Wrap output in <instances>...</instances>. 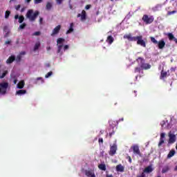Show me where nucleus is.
Listing matches in <instances>:
<instances>
[{
    "mask_svg": "<svg viewBox=\"0 0 177 177\" xmlns=\"http://www.w3.org/2000/svg\"><path fill=\"white\" fill-rule=\"evenodd\" d=\"M37 81H39V80H40V81H41V83L44 84V79H43L42 77H37Z\"/></svg>",
    "mask_w": 177,
    "mask_h": 177,
    "instance_id": "49530a36",
    "label": "nucleus"
},
{
    "mask_svg": "<svg viewBox=\"0 0 177 177\" xmlns=\"http://www.w3.org/2000/svg\"><path fill=\"white\" fill-rule=\"evenodd\" d=\"M127 159L129 160V162H130V164L132 163V158L130 156H127Z\"/></svg>",
    "mask_w": 177,
    "mask_h": 177,
    "instance_id": "a19ab883",
    "label": "nucleus"
},
{
    "mask_svg": "<svg viewBox=\"0 0 177 177\" xmlns=\"http://www.w3.org/2000/svg\"><path fill=\"white\" fill-rule=\"evenodd\" d=\"M143 46H144L145 48H146V45H143Z\"/></svg>",
    "mask_w": 177,
    "mask_h": 177,
    "instance_id": "69168bd1",
    "label": "nucleus"
},
{
    "mask_svg": "<svg viewBox=\"0 0 177 177\" xmlns=\"http://www.w3.org/2000/svg\"><path fill=\"white\" fill-rule=\"evenodd\" d=\"M91 8H92V6L91 4L86 5L85 6L86 10H89V9H91Z\"/></svg>",
    "mask_w": 177,
    "mask_h": 177,
    "instance_id": "4c0bfd02",
    "label": "nucleus"
},
{
    "mask_svg": "<svg viewBox=\"0 0 177 177\" xmlns=\"http://www.w3.org/2000/svg\"><path fill=\"white\" fill-rule=\"evenodd\" d=\"M64 50H66V49H68V45H65L64 47Z\"/></svg>",
    "mask_w": 177,
    "mask_h": 177,
    "instance_id": "864d4df0",
    "label": "nucleus"
},
{
    "mask_svg": "<svg viewBox=\"0 0 177 177\" xmlns=\"http://www.w3.org/2000/svg\"><path fill=\"white\" fill-rule=\"evenodd\" d=\"M124 39H128L130 42H135L137 41L138 45H146V42L143 40V36L132 37L131 33L124 35L123 36Z\"/></svg>",
    "mask_w": 177,
    "mask_h": 177,
    "instance_id": "f03ea898",
    "label": "nucleus"
},
{
    "mask_svg": "<svg viewBox=\"0 0 177 177\" xmlns=\"http://www.w3.org/2000/svg\"><path fill=\"white\" fill-rule=\"evenodd\" d=\"M26 26H27V24L23 23L19 26V30H24V28H26Z\"/></svg>",
    "mask_w": 177,
    "mask_h": 177,
    "instance_id": "cd10ccee",
    "label": "nucleus"
},
{
    "mask_svg": "<svg viewBox=\"0 0 177 177\" xmlns=\"http://www.w3.org/2000/svg\"><path fill=\"white\" fill-rule=\"evenodd\" d=\"M39 45H35V48H34V50L35 51V50H38V49H39Z\"/></svg>",
    "mask_w": 177,
    "mask_h": 177,
    "instance_id": "c03bdc74",
    "label": "nucleus"
},
{
    "mask_svg": "<svg viewBox=\"0 0 177 177\" xmlns=\"http://www.w3.org/2000/svg\"><path fill=\"white\" fill-rule=\"evenodd\" d=\"M44 19L43 18H40L39 19V22H40V24H42V21H43Z\"/></svg>",
    "mask_w": 177,
    "mask_h": 177,
    "instance_id": "13d9d810",
    "label": "nucleus"
},
{
    "mask_svg": "<svg viewBox=\"0 0 177 177\" xmlns=\"http://www.w3.org/2000/svg\"><path fill=\"white\" fill-rule=\"evenodd\" d=\"M175 150L170 151L167 155V158H171V157H174V156H175Z\"/></svg>",
    "mask_w": 177,
    "mask_h": 177,
    "instance_id": "5701e85b",
    "label": "nucleus"
},
{
    "mask_svg": "<svg viewBox=\"0 0 177 177\" xmlns=\"http://www.w3.org/2000/svg\"><path fill=\"white\" fill-rule=\"evenodd\" d=\"M167 37H168L169 41H174V42H175V44H177V39L175 38V36H174V34L168 33Z\"/></svg>",
    "mask_w": 177,
    "mask_h": 177,
    "instance_id": "ddd939ff",
    "label": "nucleus"
},
{
    "mask_svg": "<svg viewBox=\"0 0 177 177\" xmlns=\"http://www.w3.org/2000/svg\"><path fill=\"white\" fill-rule=\"evenodd\" d=\"M15 60H16V62H17L18 63H19V62H21V56L20 55H17V57H16V59H15Z\"/></svg>",
    "mask_w": 177,
    "mask_h": 177,
    "instance_id": "473e14b6",
    "label": "nucleus"
},
{
    "mask_svg": "<svg viewBox=\"0 0 177 177\" xmlns=\"http://www.w3.org/2000/svg\"><path fill=\"white\" fill-rule=\"evenodd\" d=\"M114 133H115V131H114V130H113L112 132L109 133V138H111V136H113V135H114Z\"/></svg>",
    "mask_w": 177,
    "mask_h": 177,
    "instance_id": "a18cd8bd",
    "label": "nucleus"
},
{
    "mask_svg": "<svg viewBox=\"0 0 177 177\" xmlns=\"http://www.w3.org/2000/svg\"><path fill=\"white\" fill-rule=\"evenodd\" d=\"M164 138H165V133H161L160 142L158 143L159 147L164 144Z\"/></svg>",
    "mask_w": 177,
    "mask_h": 177,
    "instance_id": "dca6fc26",
    "label": "nucleus"
},
{
    "mask_svg": "<svg viewBox=\"0 0 177 177\" xmlns=\"http://www.w3.org/2000/svg\"><path fill=\"white\" fill-rule=\"evenodd\" d=\"M176 10H173V11H169L168 12H167V15L168 16H171V15H174V14H175V13H176Z\"/></svg>",
    "mask_w": 177,
    "mask_h": 177,
    "instance_id": "c9c22d12",
    "label": "nucleus"
},
{
    "mask_svg": "<svg viewBox=\"0 0 177 177\" xmlns=\"http://www.w3.org/2000/svg\"><path fill=\"white\" fill-rule=\"evenodd\" d=\"M39 15V12L35 11L34 12V10H28L26 17L27 19H29L30 21H35V19L37 17H38V15Z\"/></svg>",
    "mask_w": 177,
    "mask_h": 177,
    "instance_id": "7ed1b4c3",
    "label": "nucleus"
},
{
    "mask_svg": "<svg viewBox=\"0 0 177 177\" xmlns=\"http://www.w3.org/2000/svg\"><path fill=\"white\" fill-rule=\"evenodd\" d=\"M33 35H35L36 37H38V35H41V32H39V31L35 32L33 33Z\"/></svg>",
    "mask_w": 177,
    "mask_h": 177,
    "instance_id": "ea45409f",
    "label": "nucleus"
},
{
    "mask_svg": "<svg viewBox=\"0 0 177 177\" xmlns=\"http://www.w3.org/2000/svg\"><path fill=\"white\" fill-rule=\"evenodd\" d=\"M153 172V167L151 166H148L145 168V169L142 171V174H151Z\"/></svg>",
    "mask_w": 177,
    "mask_h": 177,
    "instance_id": "9d476101",
    "label": "nucleus"
},
{
    "mask_svg": "<svg viewBox=\"0 0 177 177\" xmlns=\"http://www.w3.org/2000/svg\"><path fill=\"white\" fill-rule=\"evenodd\" d=\"M158 49H164V46H165V45H158Z\"/></svg>",
    "mask_w": 177,
    "mask_h": 177,
    "instance_id": "de8ad7c7",
    "label": "nucleus"
},
{
    "mask_svg": "<svg viewBox=\"0 0 177 177\" xmlns=\"http://www.w3.org/2000/svg\"><path fill=\"white\" fill-rule=\"evenodd\" d=\"M9 16H10V11L6 10L5 12V19H9Z\"/></svg>",
    "mask_w": 177,
    "mask_h": 177,
    "instance_id": "c756f323",
    "label": "nucleus"
},
{
    "mask_svg": "<svg viewBox=\"0 0 177 177\" xmlns=\"http://www.w3.org/2000/svg\"><path fill=\"white\" fill-rule=\"evenodd\" d=\"M52 3L50 2H47L46 5V10H50L52 9Z\"/></svg>",
    "mask_w": 177,
    "mask_h": 177,
    "instance_id": "4be33fe9",
    "label": "nucleus"
},
{
    "mask_svg": "<svg viewBox=\"0 0 177 177\" xmlns=\"http://www.w3.org/2000/svg\"><path fill=\"white\" fill-rule=\"evenodd\" d=\"M73 27H74V24L71 23L70 28L68 30H67L66 34H71V32H73L74 31V28H73Z\"/></svg>",
    "mask_w": 177,
    "mask_h": 177,
    "instance_id": "412c9836",
    "label": "nucleus"
},
{
    "mask_svg": "<svg viewBox=\"0 0 177 177\" xmlns=\"http://www.w3.org/2000/svg\"><path fill=\"white\" fill-rule=\"evenodd\" d=\"M167 74L168 73L166 71H164V70H162L160 76V79L164 80V78H165L167 77Z\"/></svg>",
    "mask_w": 177,
    "mask_h": 177,
    "instance_id": "6ab92c4d",
    "label": "nucleus"
},
{
    "mask_svg": "<svg viewBox=\"0 0 177 177\" xmlns=\"http://www.w3.org/2000/svg\"><path fill=\"white\" fill-rule=\"evenodd\" d=\"M9 44H10V41H6L5 42V44H6V45H9Z\"/></svg>",
    "mask_w": 177,
    "mask_h": 177,
    "instance_id": "4d7b16f0",
    "label": "nucleus"
},
{
    "mask_svg": "<svg viewBox=\"0 0 177 177\" xmlns=\"http://www.w3.org/2000/svg\"><path fill=\"white\" fill-rule=\"evenodd\" d=\"M26 2H27L28 3H30L31 2V0H26Z\"/></svg>",
    "mask_w": 177,
    "mask_h": 177,
    "instance_id": "052dcab7",
    "label": "nucleus"
},
{
    "mask_svg": "<svg viewBox=\"0 0 177 177\" xmlns=\"http://www.w3.org/2000/svg\"><path fill=\"white\" fill-rule=\"evenodd\" d=\"M27 91L26 90H19L16 92V95H26Z\"/></svg>",
    "mask_w": 177,
    "mask_h": 177,
    "instance_id": "aec40b11",
    "label": "nucleus"
},
{
    "mask_svg": "<svg viewBox=\"0 0 177 177\" xmlns=\"http://www.w3.org/2000/svg\"><path fill=\"white\" fill-rule=\"evenodd\" d=\"M137 63L140 65V67H136L134 69V73H140L143 70H149L151 68V65L150 64L145 63V58L139 57L136 59Z\"/></svg>",
    "mask_w": 177,
    "mask_h": 177,
    "instance_id": "f257e3e1",
    "label": "nucleus"
},
{
    "mask_svg": "<svg viewBox=\"0 0 177 177\" xmlns=\"http://www.w3.org/2000/svg\"><path fill=\"white\" fill-rule=\"evenodd\" d=\"M69 2H71V0H69Z\"/></svg>",
    "mask_w": 177,
    "mask_h": 177,
    "instance_id": "774afa93",
    "label": "nucleus"
},
{
    "mask_svg": "<svg viewBox=\"0 0 177 177\" xmlns=\"http://www.w3.org/2000/svg\"><path fill=\"white\" fill-rule=\"evenodd\" d=\"M142 21L144 23H146V24H151V23L154 21V17L153 16L149 17V15H145L142 17Z\"/></svg>",
    "mask_w": 177,
    "mask_h": 177,
    "instance_id": "39448f33",
    "label": "nucleus"
},
{
    "mask_svg": "<svg viewBox=\"0 0 177 177\" xmlns=\"http://www.w3.org/2000/svg\"><path fill=\"white\" fill-rule=\"evenodd\" d=\"M138 75L136 76V80H138Z\"/></svg>",
    "mask_w": 177,
    "mask_h": 177,
    "instance_id": "e2e57ef3",
    "label": "nucleus"
},
{
    "mask_svg": "<svg viewBox=\"0 0 177 177\" xmlns=\"http://www.w3.org/2000/svg\"><path fill=\"white\" fill-rule=\"evenodd\" d=\"M12 1H15V0H10V2H12Z\"/></svg>",
    "mask_w": 177,
    "mask_h": 177,
    "instance_id": "338daca9",
    "label": "nucleus"
},
{
    "mask_svg": "<svg viewBox=\"0 0 177 177\" xmlns=\"http://www.w3.org/2000/svg\"><path fill=\"white\" fill-rule=\"evenodd\" d=\"M136 177H147L145 173H141L140 174L138 175Z\"/></svg>",
    "mask_w": 177,
    "mask_h": 177,
    "instance_id": "58836bf2",
    "label": "nucleus"
},
{
    "mask_svg": "<svg viewBox=\"0 0 177 177\" xmlns=\"http://www.w3.org/2000/svg\"><path fill=\"white\" fill-rule=\"evenodd\" d=\"M66 40L62 37H59L57 39V45H62V44H63V42H64Z\"/></svg>",
    "mask_w": 177,
    "mask_h": 177,
    "instance_id": "b1692460",
    "label": "nucleus"
},
{
    "mask_svg": "<svg viewBox=\"0 0 177 177\" xmlns=\"http://www.w3.org/2000/svg\"><path fill=\"white\" fill-rule=\"evenodd\" d=\"M25 84H26L24 83V80H21L17 84V88H18V89H23Z\"/></svg>",
    "mask_w": 177,
    "mask_h": 177,
    "instance_id": "f3484780",
    "label": "nucleus"
},
{
    "mask_svg": "<svg viewBox=\"0 0 177 177\" xmlns=\"http://www.w3.org/2000/svg\"><path fill=\"white\" fill-rule=\"evenodd\" d=\"M99 169H101V171H106V165L105 164H100L98 165Z\"/></svg>",
    "mask_w": 177,
    "mask_h": 177,
    "instance_id": "393cba45",
    "label": "nucleus"
},
{
    "mask_svg": "<svg viewBox=\"0 0 177 177\" xmlns=\"http://www.w3.org/2000/svg\"><path fill=\"white\" fill-rule=\"evenodd\" d=\"M24 21V16L20 15L19 17L18 18V22L21 24Z\"/></svg>",
    "mask_w": 177,
    "mask_h": 177,
    "instance_id": "a878e982",
    "label": "nucleus"
},
{
    "mask_svg": "<svg viewBox=\"0 0 177 177\" xmlns=\"http://www.w3.org/2000/svg\"><path fill=\"white\" fill-rule=\"evenodd\" d=\"M133 92H134V93H136L137 91H134Z\"/></svg>",
    "mask_w": 177,
    "mask_h": 177,
    "instance_id": "0e129e2a",
    "label": "nucleus"
},
{
    "mask_svg": "<svg viewBox=\"0 0 177 177\" xmlns=\"http://www.w3.org/2000/svg\"><path fill=\"white\" fill-rule=\"evenodd\" d=\"M42 2V0H35V3H41Z\"/></svg>",
    "mask_w": 177,
    "mask_h": 177,
    "instance_id": "09e8293b",
    "label": "nucleus"
},
{
    "mask_svg": "<svg viewBox=\"0 0 177 177\" xmlns=\"http://www.w3.org/2000/svg\"><path fill=\"white\" fill-rule=\"evenodd\" d=\"M115 153H117V145L113 144L110 147L109 156H114V154H115Z\"/></svg>",
    "mask_w": 177,
    "mask_h": 177,
    "instance_id": "0eeeda50",
    "label": "nucleus"
},
{
    "mask_svg": "<svg viewBox=\"0 0 177 177\" xmlns=\"http://www.w3.org/2000/svg\"><path fill=\"white\" fill-rule=\"evenodd\" d=\"M52 74H53V72H52V71L48 72V73L45 75V78H49V77H50V75H52Z\"/></svg>",
    "mask_w": 177,
    "mask_h": 177,
    "instance_id": "f704fd0d",
    "label": "nucleus"
},
{
    "mask_svg": "<svg viewBox=\"0 0 177 177\" xmlns=\"http://www.w3.org/2000/svg\"><path fill=\"white\" fill-rule=\"evenodd\" d=\"M157 45H165V41H164V40H160L158 42Z\"/></svg>",
    "mask_w": 177,
    "mask_h": 177,
    "instance_id": "e433bc0d",
    "label": "nucleus"
},
{
    "mask_svg": "<svg viewBox=\"0 0 177 177\" xmlns=\"http://www.w3.org/2000/svg\"><path fill=\"white\" fill-rule=\"evenodd\" d=\"M124 170L125 168L124 167V166H122V165L120 164L116 166V171L118 172H124Z\"/></svg>",
    "mask_w": 177,
    "mask_h": 177,
    "instance_id": "2eb2a0df",
    "label": "nucleus"
},
{
    "mask_svg": "<svg viewBox=\"0 0 177 177\" xmlns=\"http://www.w3.org/2000/svg\"><path fill=\"white\" fill-rule=\"evenodd\" d=\"M77 17H81L82 21L86 20V12L85 10L82 11V14H78Z\"/></svg>",
    "mask_w": 177,
    "mask_h": 177,
    "instance_id": "f8f14e48",
    "label": "nucleus"
},
{
    "mask_svg": "<svg viewBox=\"0 0 177 177\" xmlns=\"http://www.w3.org/2000/svg\"><path fill=\"white\" fill-rule=\"evenodd\" d=\"M8 88H9V83L8 82L0 83V95H6Z\"/></svg>",
    "mask_w": 177,
    "mask_h": 177,
    "instance_id": "20e7f679",
    "label": "nucleus"
},
{
    "mask_svg": "<svg viewBox=\"0 0 177 177\" xmlns=\"http://www.w3.org/2000/svg\"><path fill=\"white\" fill-rule=\"evenodd\" d=\"M16 60V57L15 55H11L8 57V59L6 60L7 64H12V62Z\"/></svg>",
    "mask_w": 177,
    "mask_h": 177,
    "instance_id": "4468645a",
    "label": "nucleus"
},
{
    "mask_svg": "<svg viewBox=\"0 0 177 177\" xmlns=\"http://www.w3.org/2000/svg\"><path fill=\"white\" fill-rule=\"evenodd\" d=\"M62 49H63V45H59L58 46V50L57 53H59V55H62V53H61Z\"/></svg>",
    "mask_w": 177,
    "mask_h": 177,
    "instance_id": "c85d7f7f",
    "label": "nucleus"
},
{
    "mask_svg": "<svg viewBox=\"0 0 177 177\" xmlns=\"http://www.w3.org/2000/svg\"><path fill=\"white\" fill-rule=\"evenodd\" d=\"M17 81H18L17 79H15V80H14V84H17Z\"/></svg>",
    "mask_w": 177,
    "mask_h": 177,
    "instance_id": "bf43d9fd",
    "label": "nucleus"
},
{
    "mask_svg": "<svg viewBox=\"0 0 177 177\" xmlns=\"http://www.w3.org/2000/svg\"><path fill=\"white\" fill-rule=\"evenodd\" d=\"M24 10H26V7H24L21 9V13H23V12H24Z\"/></svg>",
    "mask_w": 177,
    "mask_h": 177,
    "instance_id": "603ef678",
    "label": "nucleus"
},
{
    "mask_svg": "<svg viewBox=\"0 0 177 177\" xmlns=\"http://www.w3.org/2000/svg\"><path fill=\"white\" fill-rule=\"evenodd\" d=\"M56 2L57 5H62V3H63V0H56Z\"/></svg>",
    "mask_w": 177,
    "mask_h": 177,
    "instance_id": "37998d69",
    "label": "nucleus"
},
{
    "mask_svg": "<svg viewBox=\"0 0 177 177\" xmlns=\"http://www.w3.org/2000/svg\"><path fill=\"white\" fill-rule=\"evenodd\" d=\"M119 121H124V118L120 119Z\"/></svg>",
    "mask_w": 177,
    "mask_h": 177,
    "instance_id": "680f3d73",
    "label": "nucleus"
},
{
    "mask_svg": "<svg viewBox=\"0 0 177 177\" xmlns=\"http://www.w3.org/2000/svg\"><path fill=\"white\" fill-rule=\"evenodd\" d=\"M19 17H19V15H15V20H17V19H19Z\"/></svg>",
    "mask_w": 177,
    "mask_h": 177,
    "instance_id": "6e6d98bb",
    "label": "nucleus"
},
{
    "mask_svg": "<svg viewBox=\"0 0 177 177\" xmlns=\"http://www.w3.org/2000/svg\"><path fill=\"white\" fill-rule=\"evenodd\" d=\"M6 74H8V71H5L1 75H0V79L5 78L6 77Z\"/></svg>",
    "mask_w": 177,
    "mask_h": 177,
    "instance_id": "2f4dec72",
    "label": "nucleus"
},
{
    "mask_svg": "<svg viewBox=\"0 0 177 177\" xmlns=\"http://www.w3.org/2000/svg\"><path fill=\"white\" fill-rule=\"evenodd\" d=\"M60 28H62V26L58 25L53 30L51 33V36L53 37V35H57L58 32L60 31Z\"/></svg>",
    "mask_w": 177,
    "mask_h": 177,
    "instance_id": "1a4fd4ad",
    "label": "nucleus"
},
{
    "mask_svg": "<svg viewBox=\"0 0 177 177\" xmlns=\"http://www.w3.org/2000/svg\"><path fill=\"white\" fill-rule=\"evenodd\" d=\"M99 143H103V139L102 138L98 140Z\"/></svg>",
    "mask_w": 177,
    "mask_h": 177,
    "instance_id": "8fccbe9b",
    "label": "nucleus"
},
{
    "mask_svg": "<svg viewBox=\"0 0 177 177\" xmlns=\"http://www.w3.org/2000/svg\"><path fill=\"white\" fill-rule=\"evenodd\" d=\"M20 8H21V6L20 4L15 6L16 10H20Z\"/></svg>",
    "mask_w": 177,
    "mask_h": 177,
    "instance_id": "79ce46f5",
    "label": "nucleus"
},
{
    "mask_svg": "<svg viewBox=\"0 0 177 177\" xmlns=\"http://www.w3.org/2000/svg\"><path fill=\"white\" fill-rule=\"evenodd\" d=\"M169 171V167L168 166H165V167H163L162 170V174H166V172Z\"/></svg>",
    "mask_w": 177,
    "mask_h": 177,
    "instance_id": "bb28decb",
    "label": "nucleus"
},
{
    "mask_svg": "<svg viewBox=\"0 0 177 177\" xmlns=\"http://www.w3.org/2000/svg\"><path fill=\"white\" fill-rule=\"evenodd\" d=\"M151 42H153V44H154L155 45H157L158 44V41L157 40H156V38L151 37Z\"/></svg>",
    "mask_w": 177,
    "mask_h": 177,
    "instance_id": "7c9ffc66",
    "label": "nucleus"
},
{
    "mask_svg": "<svg viewBox=\"0 0 177 177\" xmlns=\"http://www.w3.org/2000/svg\"><path fill=\"white\" fill-rule=\"evenodd\" d=\"M106 177H114V176L113 174H106Z\"/></svg>",
    "mask_w": 177,
    "mask_h": 177,
    "instance_id": "5fc2aeb1",
    "label": "nucleus"
},
{
    "mask_svg": "<svg viewBox=\"0 0 177 177\" xmlns=\"http://www.w3.org/2000/svg\"><path fill=\"white\" fill-rule=\"evenodd\" d=\"M21 56L26 55V51H22L19 53Z\"/></svg>",
    "mask_w": 177,
    "mask_h": 177,
    "instance_id": "3c124183",
    "label": "nucleus"
},
{
    "mask_svg": "<svg viewBox=\"0 0 177 177\" xmlns=\"http://www.w3.org/2000/svg\"><path fill=\"white\" fill-rule=\"evenodd\" d=\"M3 31L5 32H7V34H9V27H8V26H4V28H3Z\"/></svg>",
    "mask_w": 177,
    "mask_h": 177,
    "instance_id": "72a5a7b5",
    "label": "nucleus"
},
{
    "mask_svg": "<svg viewBox=\"0 0 177 177\" xmlns=\"http://www.w3.org/2000/svg\"><path fill=\"white\" fill-rule=\"evenodd\" d=\"M106 42H108L109 44V45H111V44H113V42H114V38L113 37V36H111V35L108 36V37L106 39Z\"/></svg>",
    "mask_w": 177,
    "mask_h": 177,
    "instance_id": "a211bd4d",
    "label": "nucleus"
},
{
    "mask_svg": "<svg viewBox=\"0 0 177 177\" xmlns=\"http://www.w3.org/2000/svg\"><path fill=\"white\" fill-rule=\"evenodd\" d=\"M85 175L87 177H96V175H95V171L92 169H88V170H86Z\"/></svg>",
    "mask_w": 177,
    "mask_h": 177,
    "instance_id": "423d86ee",
    "label": "nucleus"
},
{
    "mask_svg": "<svg viewBox=\"0 0 177 177\" xmlns=\"http://www.w3.org/2000/svg\"><path fill=\"white\" fill-rule=\"evenodd\" d=\"M169 143H175L176 140V136H175V134H169Z\"/></svg>",
    "mask_w": 177,
    "mask_h": 177,
    "instance_id": "9b49d317",
    "label": "nucleus"
},
{
    "mask_svg": "<svg viewBox=\"0 0 177 177\" xmlns=\"http://www.w3.org/2000/svg\"><path fill=\"white\" fill-rule=\"evenodd\" d=\"M133 151L137 156H140V157L142 156V153H140V149H139V146L133 145Z\"/></svg>",
    "mask_w": 177,
    "mask_h": 177,
    "instance_id": "6e6552de",
    "label": "nucleus"
}]
</instances>
